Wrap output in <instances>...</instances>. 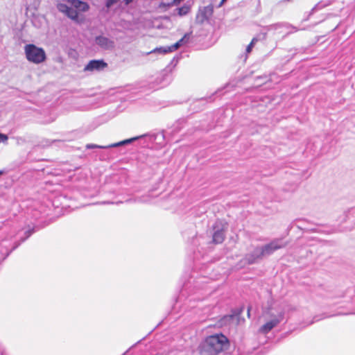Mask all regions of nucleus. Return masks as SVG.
Segmentation results:
<instances>
[{"label": "nucleus", "mask_w": 355, "mask_h": 355, "mask_svg": "<svg viewBox=\"0 0 355 355\" xmlns=\"http://www.w3.org/2000/svg\"><path fill=\"white\" fill-rule=\"evenodd\" d=\"M191 37V33H186L183 37H182L179 41H178L174 44L169 46H160L157 47L154 49L153 50L150 51V52L146 53V55H150V54H158V55H165L166 53L173 52L175 50H177L178 48H180L183 44H187Z\"/></svg>", "instance_id": "5"}, {"label": "nucleus", "mask_w": 355, "mask_h": 355, "mask_svg": "<svg viewBox=\"0 0 355 355\" xmlns=\"http://www.w3.org/2000/svg\"><path fill=\"white\" fill-rule=\"evenodd\" d=\"M95 43L103 50H112L115 47L114 40L103 35L96 37Z\"/></svg>", "instance_id": "8"}, {"label": "nucleus", "mask_w": 355, "mask_h": 355, "mask_svg": "<svg viewBox=\"0 0 355 355\" xmlns=\"http://www.w3.org/2000/svg\"><path fill=\"white\" fill-rule=\"evenodd\" d=\"M24 53L26 59L32 63L40 64L44 62L46 59V55L44 50L38 47L35 44H29L24 46Z\"/></svg>", "instance_id": "3"}, {"label": "nucleus", "mask_w": 355, "mask_h": 355, "mask_svg": "<svg viewBox=\"0 0 355 355\" xmlns=\"http://www.w3.org/2000/svg\"><path fill=\"white\" fill-rule=\"evenodd\" d=\"M138 138L139 137H133V138H131L129 139H125V140L117 142V143H114V144H110L107 146H98V145H96V144H89L86 146V148L87 149H92V148L105 149V148H114V147L121 146H123L125 144H130L132 141L137 140Z\"/></svg>", "instance_id": "10"}, {"label": "nucleus", "mask_w": 355, "mask_h": 355, "mask_svg": "<svg viewBox=\"0 0 355 355\" xmlns=\"http://www.w3.org/2000/svg\"><path fill=\"white\" fill-rule=\"evenodd\" d=\"M107 66V64L102 60H93L85 66V71H101Z\"/></svg>", "instance_id": "11"}, {"label": "nucleus", "mask_w": 355, "mask_h": 355, "mask_svg": "<svg viewBox=\"0 0 355 355\" xmlns=\"http://www.w3.org/2000/svg\"><path fill=\"white\" fill-rule=\"evenodd\" d=\"M4 243H5V241H3V242L1 243V245H2V246H6V245H4Z\"/></svg>", "instance_id": "27"}, {"label": "nucleus", "mask_w": 355, "mask_h": 355, "mask_svg": "<svg viewBox=\"0 0 355 355\" xmlns=\"http://www.w3.org/2000/svg\"><path fill=\"white\" fill-rule=\"evenodd\" d=\"M311 231L312 232H313L315 231V229L312 227Z\"/></svg>", "instance_id": "28"}, {"label": "nucleus", "mask_w": 355, "mask_h": 355, "mask_svg": "<svg viewBox=\"0 0 355 355\" xmlns=\"http://www.w3.org/2000/svg\"><path fill=\"white\" fill-rule=\"evenodd\" d=\"M119 0H107L105 6L107 8H110L112 5L117 3Z\"/></svg>", "instance_id": "21"}, {"label": "nucleus", "mask_w": 355, "mask_h": 355, "mask_svg": "<svg viewBox=\"0 0 355 355\" xmlns=\"http://www.w3.org/2000/svg\"><path fill=\"white\" fill-rule=\"evenodd\" d=\"M8 139V137L6 135L0 133V143L1 142L4 143V142L7 141Z\"/></svg>", "instance_id": "23"}, {"label": "nucleus", "mask_w": 355, "mask_h": 355, "mask_svg": "<svg viewBox=\"0 0 355 355\" xmlns=\"http://www.w3.org/2000/svg\"><path fill=\"white\" fill-rule=\"evenodd\" d=\"M227 0H221L219 5H218V7H220L223 6V4Z\"/></svg>", "instance_id": "26"}, {"label": "nucleus", "mask_w": 355, "mask_h": 355, "mask_svg": "<svg viewBox=\"0 0 355 355\" xmlns=\"http://www.w3.org/2000/svg\"><path fill=\"white\" fill-rule=\"evenodd\" d=\"M228 340L223 334H215L207 337L201 345L203 355H217L227 345Z\"/></svg>", "instance_id": "1"}, {"label": "nucleus", "mask_w": 355, "mask_h": 355, "mask_svg": "<svg viewBox=\"0 0 355 355\" xmlns=\"http://www.w3.org/2000/svg\"><path fill=\"white\" fill-rule=\"evenodd\" d=\"M131 201H132L131 199H129V200H127V202H131Z\"/></svg>", "instance_id": "29"}, {"label": "nucleus", "mask_w": 355, "mask_h": 355, "mask_svg": "<svg viewBox=\"0 0 355 355\" xmlns=\"http://www.w3.org/2000/svg\"><path fill=\"white\" fill-rule=\"evenodd\" d=\"M183 0H172L171 2L170 3H161L160 5H159V7H171L174 5H178L179 4L181 1H182Z\"/></svg>", "instance_id": "16"}, {"label": "nucleus", "mask_w": 355, "mask_h": 355, "mask_svg": "<svg viewBox=\"0 0 355 355\" xmlns=\"http://www.w3.org/2000/svg\"><path fill=\"white\" fill-rule=\"evenodd\" d=\"M133 201L138 202H147L149 201V200H148V197L144 196V197L137 198L135 200H134Z\"/></svg>", "instance_id": "19"}, {"label": "nucleus", "mask_w": 355, "mask_h": 355, "mask_svg": "<svg viewBox=\"0 0 355 355\" xmlns=\"http://www.w3.org/2000/svg\"><path fill=\"white\" fill-rule=\"evenodd\" d=\"M71 8H73L76 10L87 11L89 9V6L87 3L81 1L80 0H69Z\"/></svg>", "instance_id": "12"}, {"label": "nucleus", "mask_w": 355, "mask_h": 355, "mask_svg": "<svg viewBox=\"0 0 355 355\" xmlns=\"http://www.w3.org/2000/svg\"><path fill=\"white\" fill-rule=\"evenodd\" d=\"M213 12V8L211 6H208L204 7L202 10H200V14L203 19H207L209 15H211Z\"/></svg>", "instance_id": "14"}, {"label": "nucleus", "mask_w": 355, "mask_h": 355, "mask_svg": "<svg viewBox=\"0 0 355 355\" xmlns=\"http://www.w3.org/2000/svg\"><path fill=\"white\" fill-rule=\"evenodd\" d=\"M284 313L283 311H279L277 314L270 313L271 318L260 328L259 331L261 334H266L270 332L274 327H277L284 319Z\"/></svg>", "instance_id": "6"}, {"label": "nucleus", "mask_w": 355, "mask_h": 355, "mask_svg": "<svg viewBox=\"0 0 355 355\" xmlns=\"http://www.w3.org/2000/svg\"><path fill=\"white\" fill-rule=\"evenodd\" d=\"M57 7L60 12L64 13L70 19L76 21H78V13L76 9L67 6L65 3H58Z\"/></svg>", "instance_id": "9"}, {"label": "nucleus", "mask_w": 355, "mask_h": 355, "mask_svg": "<svg viewBox=\"0 0 355 355\" xmlns=\"http://www.w3.org/2000/svg\"><path fill=\"white\" fill-rule=\"evenodd\" d=\"M233 319V316L232 315H225L224 316V318H223V320H225V321H230L231 320Z\"/></svg>", "instance_id": "24"}, {"label": "nucleus", "mask_w": 355, "mask_h": 355, "mask_svg": "<svg viewBox=\"0 0 355 355\" xmlns=\"http://www.w3.org/2000/svg\"><path fill=\"white\" fill-rule=\"evenodd\" d=\"M225 224L221 220H217L213 226L214 233L212 236L213 243L216 244L221 243L223 242L225 235Z\"/></svg>", "instance_id": "7"}, {"label": "nucleus", "mask_w": 355, "mask_h": 355, "mask_svg": "<svg viewBox=\"0 0 355 355\" xmlns=\"http://www.w3.org/2000/svg\"><path fill=\"white\" fill-rule=\"evenodd\" d=\"M190 9L191 8L189 6L184 5L183 6L177 9L178 14L179 16H184L190 12Z\"/></svg>", "instance_id": "15"}, {"label": "nucleus", "mask_w": 355, "mask_h": 355, "mask_svg": "<svg viewBox=\"0 0 355 355\" xmlns=\"http://www.w3.org/2000/svg\"><path fill=\"white\" fill-rule=\"evenodd\" d=\"M19 244H20V243H18V244L15 245V246H13V247L12 248V249H11V250H8L6 248V249L5 250V251H4V252H1L2 254L5 255V257H7V256H8V255H9V254H10V253L13 250H15L16 248H17V246H18Z\"/></svg>", "instance_id": "18"}, {"label": "nucleus", "mask_w": 355, "mask_h": 355, "mask_svg": "<svg viewBox=\"0 0 355 355\" xmlns=\"http://www.w3.org/2000/svg\"><path fill=\"white\" fill-rule=\"evenodd\" d=\"M256 41H257V39H255V38L252 39V42L248 44V46L246 48L247 53H250Z\"/></svg>", "instance_id": "20"}, {"label": "nucleus", "mask_w": 355, "mask_h": 355, "mask_svg": "<svg viewBox=\"0 0 355 355\" xmlns=\"http://www.w3.org/2000/svg\"><path fill=\"white\" fill-rule=\"evenodd\" d=\"M285 246V243L281 239H277L272 241L270 243L254 248L252 254L247 257L249 263H254L257 259H261L263 257L272 254L275 251L282 248Z\"/></svg>", "instance_id": "2"}, {"label": "nucleus", "mask_w": 355, "mask_h": 355, "mask_svg": "<svg viewBox=\"0 0 355 355\" xmlns=\"http://www.w3.org/2000/svg\"><path fill=\"white\" fill-rule=\"evenodd\" d=\"M123 1H124L126 5H128V4H129L130 3H131V2H132V1H133V0H123Z\"/></svg>", "instance_id": "25"}, {"label": "nucleus", "mask_w": 355, "mask_h": 355, "mask_svg": "<svg viewBox=\"0 0 355 355\" xmlns=\"http://www.w3.org/2000/svg\"><path fill=\"white\" fill-rule=\"evenodd\" d=\"M326 6V3H324L322 2H318L314 6V7L312 8V14H313V12L319 10L320 9L324 8Z\"/></svg>", "instance_id": "17"}, {"label": "nucleus", "mask_w": 355, "mask_h": 355, "mask_svg": "<svg viewBox=\"0 0 355 355\" xmlns=\"http://www.w3.org/2000/svg\"><path fill=\"white\" fill-rule=\"evenodd\" d=\"M3 173V172L1 171H0V175H1Z\"/></svg>", "instance_id": "30"}, {"label": "nucleus", "mask_w": 355, "mask_h": 355, "mask_svg": "<svg viewBox=\"0 0 355 355\" xmlns=\"http://www.w3.org/2000/svg\"><path fill=\"white\" fill-rule=\"evenodd\" d=\"M34 232H35L34 229H33V230H29L26 231V237H25V238H24V239H21V242L24 241H25L27 238H28V237H29V236H31V235Z\"/></svg>", "instance_id": "22"}, {"label": "nucleus", "mask_w": 355, "mask_h": 355, "mask_svg": "<svg viewBox=\"0 0 355 355\" xmlns=\"http://www.w3.org/2000/svg\"><path fill=\"white\" fill-rule=\"evenodd\" d=\"M345 314H347V313L343 312V311H338L337 313H332V314H329L327 313H322V315H315L313 316L311 322L313 324L315 322H318V321H320L324 318H326L335 316V315H345Z\"/></svg>", "instance_id": "13"}, {"label": "nucleus", "mask_w": 355, "mask_h": 355, "mask_svg": "<svg viewBox=\"0 0 355 355\" xmlns=\"http://www.w3.org/2000/svg\"><path fill=\"white\" fill-rule=\"evenodd\" d=\"M324 297L330 299H336L338 297L343 298V300L337 301L333 303L334 304L339 305V308H347L349 309H352L354 305L355 296L354 288H348L345 293L340 292L339 294L335 295L327 293L324 295Z\"/></svg>", "instance_id": "4"}]
</instances>
